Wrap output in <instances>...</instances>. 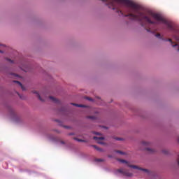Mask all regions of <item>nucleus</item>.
Returning a JSON list of instances; mask_svg holds the SVG:
<instances>
[{
  "label": "nucleus",
  "instance_id": "nucleus-1",
  "mask_svg": "<svg viewBox=\"0 0 179 179\" xmlns=\"http://www.w3.org/2000/svg\"><path fill=\"white\" fill-rule=\"evenodd\" d=\"M119 162H120V163H125V164H127L128 167H131V169H136L137 170H141V171L147 173V174H150L149 170L139 168L138 166L136 165H131L129 162H127L125 159H119Z\"/></svg>",
  "mask_w": 179,
  "mask_h": 179
},
{
  "label": "nucleus",
  "instance_id": "nucleus-2",
  "mask_svg": "<svg viewBox=\"0 0 179 179\" xmlns=\"http://www.w3.org/2000/svg\"><path fill=\"white\" fill-rule=\"evenodd\" d=\"M117 173H120V174H123V176H126L127 177L132 176V173H129L128 171H127V170H125L124 169H117Z\"/></svg>",
  "mask_w": 179,
  "mask_h": 179
},
{
  "label": "nucleus",
  "instance_id": "nucleus-3",
  "mask_svg": "<svg viewBox=\"0 0 179 179\" xmlns=\"http://www.w3.org/2000/svg\"><path fill=\"white\" fill-rule=\"evenodd\" d=\"M93 139L97 142V143H99L100 145H103V142L101 141H104V137H97L94 136Z\"/></svg>",
  "mask_w": 179,
  "mask_h": 179
},
{
  "label": "nucleus",
  "instance_id": "nucleus-4",
  "mask_svg": "<svg viewBox=\"0 0 179 179\" xmlns=\"http://www.w3.org/2000/svg\"><path fill=\"white\" fill-rule=\"evenodd\" d=\"M32 93H34V94H36V96L38 97V99L41 101H45V99L46 98H41V96H40V94H38L37 92V91H32Z\"/></svg>",
  "mask_w": 179,
  "mask_h": 179
},
{
  "label": "nucleus",
  "instance_id": "nucleus-5",
  "mask_svg": "<svg viewBox=\"0 0 179 179\" xmlns=\"http://www.w3.org/2000/svg\"><path fill=\"white\" fill-rule=\"evenodd\" d=\"M13 82H14V83H17V85H19V86H20V87H21V89H22V90H26V89L24 88V87L22 84V83H20L19 81H16V80H14Z\"/></svg>",
  "mask_w": 179,
  "mask_h": 179
},
{
  "label": "nucleus",
  "instance_id": "nucleus-6",
  "mask_svg": "<svg viewBox=\"0 0 179 179\" xmlns=\"http://www.w3.org/2000/svg\"><path fill=\"white\" fill-rule=\"evenodd\" d=\"M49 99H50V100H52V101H53V103H59V100L57 99L56 98H55L53 96H50Z\"/></svg>",
  "mask_w": 179,
  "mask_h": 179
},
{
  "label": "nucleus",
  "instance_id": "nucleus-7",
  "mask_svg": "<svg viewBox=\"0 0 179 179\" xmlns=\"http://www.w3.org/2000/svg\"><path fill=\"white\" fill-rule=\"evenodd\" d=\"M71 104L72 106H75L76 107H86V106L82 105V104H78V103H71Z\"/></svg>",
  "mask_w": 179,
  "mask_h": 179
},
{
  "label": "nucleus",
  "instance_id": "nucleus-8",
  "mask_svg": "<svg viewBox=\"0 0 179 179\" xmlns=\"http://www.w3.org/2000/svg\"><path fill=\"white\" fill-rule=\"evenodd\" d=\"M145 150H147V152H149L150 153H155V150L150 148H146Z\"/></svg>",
  "mask_w": 179,
  "mask_h": 179
},
{
  "label": "nucleus",
  "instance_id": "nucleus-9",
  "mask_svg": "<svg viewBox=\"0 0 179 179\" xmlns=\"http://www.w3.org/2000/svg\"><path fill=\"white\" fill-rule=\"evenodd\" d=\"M168 41H170V43H171V44H173V41H171V39H169ZM173 47H178V51H179V45L178 44H175V45H172Z\"/></svg>",
  "mask_w": 179,
  "mask_h": 179
},
{
  "label": "nucleus",
  "instance_id": "nucleus-10",
  "mask_svg": "<svg viewBox=\"0 0 179 179\" xmlns=\"http://www.w3.org/2000/svg\"><path fill=\"white\" fill-rule=\"evenodd\" d=\"M142 145H143V146H149V145H150V143H149V142H148V141H143V142H142Z\"/></svg>",
  "mask_w": 179,
  "mask_h": 179
},
{
  "label": "nucleus",
  "instance_id": "nucleus-11",
  "mask_svg": "<svg viewBox=\"0 0 179 179\" xmlns=\"http://www.w3.org/2000/svg\"><path fill=\"white\" fill-rule=\"evenodd\" d=\"M93 148H94V149H96V150H98L99 152H103V149L97 147V145H92Z\"/></svg>",
  "mask_w": 179,
  "mask_h": 179
},
{
  "label": "nucleus",
  "instance_id": "nucleus-12",
  "mask_svg": "<svg viewBox=\"0 0 179 179\" xmlns=\"http://www.w3.org/2000/svg\"><path fill=\"white\" fill-rule=\"evenodd\" d=\"M116 153H119L120 155H125V152H124L122 151H120V150H117Z\"/></svg>",
  "mask_w": 179,
  "mask_h": 179
},
{
  "label": "nucleus",
  "instance_id": "nucleus-13",
  "mask_svg": "<svg viewBox=\"0 0 179 179\" xmlns=\"http://www.w3.org/2000/svg\"><path fill=\"white\" fill-rule=\"evenodd\" d=\"M74 139H76V141H78V142H85V141L83 139H79V138H74Z\"/></svg>",
  "mask_w": 179,
  "mask_h": 179
},
{
  "label": "nucleus",
  "instance_id": "nucleus-14",
  "mask_svg": "<svg viewBox=\"0 0 179 179\" xmlns=\"http://www.w3.org/2000/svg\"><path fill=\"white\" fill-rule=\"evenodd\" d=\"M95 162H104V159H95Z\"/></svg>",
  "mask_w": 179,
  "mask_h": 179
},
{
  "label": "nucleus",
  "instance_id": "nucleus-15",
  "mask_svg": "<svg viewBox=\"0 0 179 179\" xmlns=\"http://www.w3.org/2000/svg\"><path fill=\"white\" fill-rule=\"evenodd\" d=\"M88 118L90 120H96V117L94 116H88Z\"/></svg>",
  "mask_w": 179,
  "mask_h": 179
},
{
  "label": "nucleus",
  "instance_id": "nucleus-16",
  "mask_svg": "<svg viewBox=\"0 0 179 179\" xmlns=\"http://www.w3.org/2000/svg\"><path fill=\"white\" fill-rule=\"evenodd\" d=\"M87 100H89L90 101H93V99L92 98H89L87 96L85 97Z\"/></svg>",
  "mask_w": 179,
  "mask_h": 179
},
{
  "label": "nucleus",
  "instance_id": "nucleus-17",
  "mask_svg": "<svg viewBox=\"0 0 179 179\" xmlns=\"http://www.w3.org/2000/svg\"><path fill=\"white\" fill-rule=\"evenodd\" d=\"M7 61H8V62H10V64H13V60H12V59H7Z\"/></svg>",
  "mask_w": 179,
  "mask_h": 179
},
{
  "label": "nucleus",
  "instance_id": "nucleus-18",
  "mask_svg": "<svg viewBox=\"0 0 179 179\" xmlns=\"http://www.w3.org/2000/svg\"><path fill=\"white\" fill-rule=\"evenodd\" d=\"M10 113H11V114L13 115H15V110H13V109H11L10 110Z\"/></svg>",
  "mask_w": 179,
  "mask_h": 179
},
{
  "label": "nucleus",
  "instance_id": "nucleus-19",
  "mask_svg": "<svg viewBox=\"0 0 179 179\" xmlns=\"http://www.w3.org/2000/svg\"><path fill=\"white\" fill-rule=\"evenodd\" d=\"M155 36H156V37H157L158 38H160V34H157Z\"/></svg>",
  "mask_w": 179,
  "mask_h": 179
},
{
  "label": "nucleus",
  "instance_id": "nucleus-20",
  "mask_svg": "<svg viewBox=\"0 0 179 179\" xmlns=\"http://www.w3.org/2000/svg\"><path fill=\"white\" fill-rule=\"evenodd\" d=\"M175 39H176V41H179V37L178 36H176Z\"/></svg>",
  "mask_w": 179,
  "mask_h": 179
},
{
  "label": "nucleus",
  "instance_id": "nucleus-21",
  "mask_svg": "<svg viewBox=\"0 0 179 179\" xmlns=\"http://www.w3.org/2000/svg\"><path fill=\"white\" fill-rule=\"evenodd\" d=\"M147 31H152V29H146Z\"/></svg>",
  "mask_w": 179,
  "mask_h": 179
},
{
  "label": "nucleus",
  "instance_id": "nucleus-22",
  "mask_svg": "<svg viewBox=\"0 0 179 179\" xmlns=\"http://www.w3.org/2000/svg\"><path fill=\"white\" fill-rule=\"evenodd\" d=\"M61 143H62V145H65V142H64V141H61Z\"/></svg>",
  "mask_w": 179,
  "mask_h": 179
},
{
  "label": "nucleus",
  "instance_id": "nucleus-23",
  "mask_svg": "<svg viewBox=\"0 0 179 179\" xmlns=\"http://www.w3.org/2000/svg\"><path fill=\"white\" fill-rule=\"evenodd\" d=\"M94 134H95V135H100L99 133H94Z\"/></svg>",
  "mask_w": 179,
  "mask_h": 179
},
{
  "label": "nucleus",
  "instance_id": "nucleus-24",
  "mask_svg": "<svg viewBox=\"0 0 179 179\" xmlns=\"http://www.w3.org/2000/svg\"><path fill=\"white\" fill-rule=\"evenodd\" d=\"M117 141H121V138H117Z\"/></svg>",
  "mask_w": 179,
  "mask_h": 179
},
{
  "label": "nucleus",
  "instance_id": "nucleus-25",
  "mask_svg": "<svg viewBox=\"0 0 179 179\" xmlns=\"http://www.w3.org/2000/svg\"><path fill=\"white\" fill-rule=\"evenodd\" d=\"M69 135H73V134L71 133V134H70Z\"/></svg>",
  "mask_w": 179,
  "mask_h": 179
},
{
  "label": "nucleus",
  "instance_id": "nucleus-26",
  "mask_svg": "<svg viewBox=\"0 0 179 179\" xmlns=\"http://www.w3.org/2000/svg\"><path fill=\"white\" fill-rule=\"evenodd\" d=\"M0 52H2V51L0 50Z\"/></svg>",
  "mask_w": 179,
  "mask_h": 179
},
{
  "label": "nucleus",
  "instance_id": "nucleus-27",
  "mask_svg": "<svg viewBox=\"0 0 179 179\" xmlns=\"http://www.w3.org/2000/svg\"><path fill=\"white\" fill-rule=\"evenodd\" d=\"M15 76H17V75H15Z\"/></svg>",
  "mask_w": 179,
  "mask_h": 179
}]
</instances>
